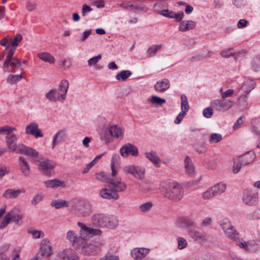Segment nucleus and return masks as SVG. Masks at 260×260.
Wrapping results in <instances>:
<instances>
[{
  "label": "nucleus",
  "mask_w": 260,
  "mask_h": 260,
  "mask_svg": "<svg viewBox=\"0 0 260 260\" xmlns=\"http://www.w3.org/2000/svg\"><path fill=\"white\" fill-rule=\"evenodd\" d=\"M162 191L164 195L172 201H179L183 197V190L179 183L176 182H166Z\"/></svg>",
  "instance_id": "nucleus-1"
},
{
  "label": "nucleus",
  "mask_w": 260,
  "mask_h": 260,
  "mask_svg": "<svg viewBox=\"0 0 260 260\" xmlns=\"http://www.w3.org/2000/svg\"><path fill=\"white\" fill-rule=\"evenodd\" d=\"M220 225L227 238L234 240L240 248H244L243 238L240 237L239 233L237 232L228 219L225 218L221 220Z\"/></svg>",
  "instance_id": "nucleus-2"
},
{
  "label": "nucleus",
  "mask_w": 260,
  "mask_h": 260,
  "mask_svg": "<svg viewBox=\"0 0 260 260\" xmlns=\"http://www.w3.org/2000/svg\"><path fill=\"white\" fill-rule=\"evenodd\" d=\"M68 87V81L62 80L59 84V88L50 90L46 94V98L51 102H55L57 100L63 101L66 98Z\"/></svg>",
  "instance_id": "nucleus-3"
},
{
  "label": "nucleus",
  "mask_w": 260,
  "mask_h": 260,
  "mask_svg": "<svg viewBox=\"0 0 260 260\" xmlns=\"http://www.w3.org/2000/svg\"><path fill=\"white\" fill-rule=\"evenodd\" d=\"M118 168L116 167L113 162L111 163L112 174L111 178L108 181L110 188L113 189L118 193V192H122L125 190L126 188V184L122 181L120 178H116L115 176L117 173Z\"/></svg>",
  "instance_id": "nucleus-4"
},
{
  "label": "nucleus",
  "mask_w": 260,
  "mask_h": 260,
  "mask_svg": "<svg viewBox=\"0 0 260 260\" xmlns=\"http://www.w3.org/2000/svg\"><path fill=\"white\" fill-rule=\"evenodd\" d=\"M38 162V169L42 174L46 176H50L52 174V172L55 166L53 161L48 159L39 158Z\"/></svg>",
  "instance_id": "nucleus-5"
},
{
  "label": "nucleus",
  "mask_w": 260,
  "mask_h": 260,
  "mask_svg": "<svg viewBox=\"0 0 260 260\" xmlns=\"http://www.w3.org/2000/svg\"><path fill=\"white\" fill-rule=\"evenodd\" d=\"M80 236H78L73 231H69L67 234V239L71 243L72 245L76 247L79 248L80 246L84 243L85 241V237L83 234L80 232Z\"/></svg>",
  "instance_id": "nucleus-6"
},
{
  "label": "nucleus",
  "mask_w": 260,
  "mask_h": 260,
  "mask_svg": "<svg viewBox=\"0 0 260 260\" xmlns=\"http://www.w3.org/2000/svg\"><path fill=\"white\" fill-rule=\"evenodd\" d=\"M211 106L218 111H224L231 108L233 102L229 100H215L211 102Z\"/></svg>",
  "instance_id": "nucleus-7"
},
{
  "label": "nucleus",
  "mask_w": 260,
  "mask_h": 260,
  "mask_svg": "<svg viewBox=\"0 0 260 260\" xmlns=\"http://www.w3.org/2000/svg\"><path fill=\"white\" fill-rule=\"evenodd\" d=\"M123 171L132 174L137 179L142 180L144 178L145 170L143 167L129 165L123 168Z\"/></svg>",
  "instance_id": "nucleus-8"
},
{
  "label": "nucleus",
  "mask_w": 260,
  "mask_h": 260,
  "mask_svg": "<svg viewBox=\"0 0 260 260\" xmlns=\"http://www.w3.org/2000/svg\"><path fill=\"white\" fill-rule=\"evenodd\" d=\"M9 53H7L6 58L3 64V69L8 68L9 66L11 68V72L15 73L17 69L21 66L20 60L17 58H13V56L9 58Z\"/></svg>",
  "instance_id": "nucleus-9"
},
{
  "label": "nucleus",
  "mask_w": 260,
  "mask_h": 260,
  "mask_svg": "<svg viewBox=\"0 0 260 260\" xmlns=\"http://www.w3.org/2000/svg\"><path fill=\"white\" fill-rule=\"evenodd\" d=\"M107 133H109L111 137L113 138H118L123 135V132L122 128L117 125H114L110 126L109 129L105 132V133L102 134L101 136V139L106 142H108L109 139V138L106 136Z\"/></svg>",
  "instance_id": "nucleus-10"
},
{
  "label": "nucleus",
  "mask_w": 260,
  "mask_h": 260,
  "mask_svg": "<svg viewBox=\"0 0 260 260\" xmlns=\"http://www.w3.org/2000/svg\"><path fill=\"white\" fill-rule=\"evenodd\" d=\"M22 39L23 37L20 34H16L13 39L11 38L10 43L6 48V50H8V53H9V58L14 55L16 47Z\"/></svg>",
  "instance_id": "nucleus-11"
},
{
  "label": "nucleus",
  "mask_w": 260,
  "mask_h": 260,
  "mask_svg": "<svg viewBox=\"0 0 260 260\" xmlns=\"http://www.w3.org/2000/svg\"><path fill=\"white\" fill-rule=\"evenodd\" d=\"M57 257L62 260H80L77 253L73 249H66L58 253Z\"/></svg>",
  "instance_id": "nucleus-12"
},
{
  "label": "nucleus",
  "mask_w": 260,
  "mask_h": 260,
  "mask_svg": "<svg viewBox=\"0 0 260 260\" xmlns=\"http://www.w3.org/2000/svg\"><path fill=\"white\" fill-rule=\"evenodd\" d=\"M77 225L81 228V233L85 237V239L90 236L100 235L102 233V231L100 230L87 227L81 222H78Z\"/></svg>",
  "instance_id": "nucleus-13"
},
{
  "label": "nucleus",
  "mask_w": 260,
  "mask_h": 260,
  "mask_svg": "<svg viewBox=\"0 0 260 260\" xmlns=\"http://www.w3.org/2000/svg\"><path fill=\"white\" fill-rule=\"evenodd\" d=\"M120 153L122 156L126 157L129 154L132 156H137L138 154L137 148L130 143L123 145L120 150Z\"/></svg>",
  "instance_id": "nucleus-14"
},
{
  "label": "nucleus",
  "mask_w": 260,
  "mask_h": 260,
  "mask_svg": "<svg viewBox=\"0 0 260 260\" xmlns=\"http://www.w3.org/2000/svg\"><path fill=\"white\" fill-rule=\"evenodd\" d=\"M100 194L102 198L107 200H116L119 198V194L114 191L108 185V188H102L100 191Z\"/></svg>",
  "instance_id": "nucleus-15"
},
{
  "label": "nucleus",
  "mask_w": 260,
  "mask_h": 260,
  "mask_svg": "<svg viewBox=\"0 0 260 260\" xmlns=\"http://www.w3.org/2000/svg\"><path fill=\"white\" fill-rule=\"evenodd\" d=\"M258 203V191L254 188L248 191L245 198V203L250 206H253Z\"/></svg>",
  "instance_id": "nucleus-16"
},
{
  "label": "nucleus",
  "mask_w": 260,
  "mask_h": 260,
  "mask_svg": "<svg viewBox=\"0 0 260 260\" xmlns=\"http://www.w3.org/2000/svg\"><path fill=\"white\" fill-rule=\"evenodd\" d=\"M25 133L34 136L36 138L43 137V134L41 130L38 128V125L35 122H31L26 127Z\"/></svg>",
  "instance_id": "nucleus-17"
},
{
  "label": "nucleus",
  "mask_w": 260,
  "mask_h": 260,
  "mask_svg": "<svg viewBox=\"0 0 260 260\" xmlns=\"http://www.w3.org/2000/svg\"><path fill=\"white\" fill-rule=\"evenodd\" d=\"M79 247H81V253L87 255L95 254L98 249L96 245L91 243H86L85 241Z\"/></svg>",
  "instance_id": "nucleus-18"
},
{
  "label": "nucleus",
  "mask_w": 260,
  "mask_h": 260,
  "mask_svg": "<svg viewBox=\"0 0 260 260\" xmlns=\"http://www.w3.org/2000/svg\"><path fill=\"white\" fill-rule=\"evenodd\" d=\"M107 214L96 213L91 218L92 224L96 227L105 228Z\"/></svg>",
  "instance_id": "nucleus-19"
},
{
  "label": "nucleus",
  "mask_w": 260,
  "mask_h": 260,
  "mask_svg": "<svg viewBox=\"0 0 260 260\" xmlns=\"http://www.w3.org/2000/svg\"><path fill=\"white\" fill-rule=\"evenodd\" d=\"M16 153L22 154L25 155L37 157L39 156V153L35 149L32 148L26 147L24 145L18 146V150Z\"/></svg>",
  "instance_id": "nucleus-20"
},
{
  "label": "nucleus",
  "mask_w": 260,
  "mask_h": 260,
  "mask_svg": "<svg viewBox=\"0 0 260 260\" xmlns=\"http://www.w3.org/2000/svg\"><path fill=\"white\" fill-rule=\"evenodd\" d=\"M170 87V82L168 79L164 78L156 82L154 86V90L160 92H164Z\"/></svg>",
  "instance_id": "nucleus-21"
},
{
  "label": "nucleus",
  "mask_w": 260,
  "mask_h": 260,
  "mask_svg": "<svg viewBox=\"0 0 260 260\" xmlns=\"http://www.w3.org/2000/svg\"><path fill=\"white\" fill-rule=\"evenodd\" d=\"M149 249L144 248H135L131 250V255L135 259H141L147 255Z\"/></svg>",
  "instance_id": "nucleus-22"
},
{
  "label": "nucleus",
  "mask_w": 260,
  "mask_h": 260,
  "mask_svg": "<svg viewBox=\"0 0 260 260\" xmlns=\"http://www.w3.org/2000/svg\"><path fill=\"white\" fill-rule=\"evenodd\" d=\"M188 234L191 238L198 242L202 243L207 240L205 235L195 230L189 229L188 230Z\"/></svg>",
  "instance_id": "nucleus-23"
},
{
  "label": "nucleus",
  "mask_w": 260,
  "mask_h": 260,
  "mask_svg": "<svg viewBox=\"0 0 260 260\" xmlns=\"http://www.w3.org/2000/svg\"><path fill=\"white\" fill-rule=\"evenodd\" d=\"M40 252L41 257L43 256L48 257L52 254V250L49 241L43 240L41 244Z\"/></svg>",
  "instance_id": "nucleus-24"
},
{
  "label": "nucleus",
  "mask_w": 260,
  "mask_h": 260,
  "mask_svg": "<svg viewBox=\"0 0 260 260\" xmlns=\"http://www.w3.org/2000/svg\"><path fill=\"white\" fill-rule=\"evenodd\" d=\"M18 165L20 170L25 176H27L30 172V166L25 158L20 156L18 159Z\"/></svg>",
  "instance_id": "nucleus-25"
},
{
  "label": "nucleus",
  "mask_w": 260,
  "mask_h": 260,
  "mask_svg": "<svg viewBox=\"0 0 260 260\" xmlns=\"http://www.w3.org/2000/svg\"><path fill=\"white\" fill-rule=\"evenodd\" d=\"M25 190L23 189L14 190L13 189H7L3 194V197L6 199H14L18 197L20 193H24Z\"/></svg>",
  "instance_id": "nucleus-26"
},
{
  "label": "nucleus",
  "mask_w": 260,
  "mask_h": 260,
  "mask_svg": "<svg viewBox=\"0 0 260 260\" xmlns=\"http://www.w3.org/2000/svg\"><path fill=\"white\" fill-rule=\"evenodd\" d=\"M196 26V22L192 20H183L180 22L179 27V30L186 31L194 28Z\"/></svg>",
  "instance_id": "nucleus-27"
},
{
  "label": "nucleus",
  "mask_w": 260,
  "mask_h": 260,
  "mask_svg": "<svg viewBox=\"0 0 260 260\" xmlns=\"http://www.w3.org/2000/svg\"><path fill=\"white\" fill-rule=\"evenodd\" d=\"M118 225L117 217L113 215H107L105 228L113 229Z\"/></svg>",
  "instance_id": "nucleus-28"
},
{
  "label": "nucleus",
  "mask_w": 260,
  "mask_h": 260,
  "mask_svg": "<svg viewBox=\"0 0 260 260\" xmlns=\"http://www.w3.org/2000/svg\"><path fill=\"white\" fill-rule=\"evenodd\" d=\"M144 154L145 156L154 165L157 167L160 166V159L157 156L156 152L151 151L150 152H145Z\"/></svg>",
  "instance_id": "nucleus-29"
},
{
  "label": "nucleus",
  "mask_w": 260,
  "mask_h": 260,
  "mask_svg": "<svg viewBox=\"0 0 260 260\" xmlns=\"http://www.w3.org/2000/svg\"><path fill=\"white\" fill-rule=\"evenodd\" d=\"M44 184L45 186L47 188H56L59 186L62 187H66L64 181H60L57 179L46 181Z\"/></svg>",
  "instance_id": "nucleus-30"
},
{
  "label": "nucleus",
  "mask_w": 260,
  "mask_h": 260,
  "mask_svg": "<svg viewBox=\"0 0 260 260\" xmlns=\"http://www.w3.org/2000/svg\"><path fill=\"white\" fill-rule=\"evenodd\" d=\"M17 140L16 136L13 134H11L8 136H7V144L10 150L13 151L17 152L18 150V147L16 146V144L15 143Z\"/></svg>",
  "instance_id": "nucleus-31"
},
{
  "label": "nucleus",
  "mask_w": 260,
  "mask_h": 260,
  "mask_svg": "<svg viewBox=\"0 0 260 260\" xmlns=\"http://www.w3.org/2000/svg\"><path fill=\"white\" fill-rule=\"evenodd\" d=\"M226 189V183L222 182L218 183L211 187V189H212L216 196L223 193Z\"/></svg>",
  "instance_id": "nucleus-32"
},
{
  "label": "nucleus",
  "mask_w": 260,
  "mask_h": 260,
  "mask_svg": "<svg viewBox=\"0 0 260 260\" xmlns=\"http://www.w3.org/2000/svg\"><path fill=\"white\" fill-rule=\"evenodd\" d=\"M184 168L186 173L189 175H192L194 173V167L191 159L187 156L184 160Z\"/></svg>",
  "instance_id": "nucleus-33"
},
{
  "label": "nucleus",
  "mask_w": 260,
  "mask_h": 260,
  "mask_svg": "<svg viewBox=\"0 0 260 260\" xmlns=\"http://www.w3.org/2000/svg\"><path fill=\"white\" fill-rule=\"evenodd\" d=\"M178 223L189 229H190L191 228L195 227L196 224L191 219L185 217H181L179 218L178 220Z\"/></svg>",
  "instance_id": "nucleus-34"
},
{
  "label": "nucleus",
  "mask_w": 260,
  "mask_h": 260,
  "mask_svg": "<svg viewBox=\"0 0 260 260\" xmlns=\"http://www.w3.org/2000/svg\"><path fill=\"white\" fill-rule=\"evenodd\" d=\"M244 161L242 155L238 156L234 158L233 172L235 174L238 173L240 170Z\"/></svg>",
  "instance_id": "nucleus-35"
},
{
  "label": "nucleus",
  "mask_w": 260,
  "mask_h": 260,
  "mask_svg": "<svg viewBox=\"0 0 260 260\" xmlns=\"http://www.w3.org/2000/svg\"><path fill=\"white\" fill-rule=\"evenodd\" d=\"M123 9L129 10L131 11H135L137 10H141L142 8L137 4H134L132 1H125L120 4L119 5Z\"/></svg>",
  "instance_id": "nucleus-36"
},
{
  "label": "nucleus",
  "mask_w": 260,
  "mask_h": 260,
  "mask_svg": "<svg viewBox=\"0 0 260 260\" xmlns=\"http://www.w3.org/2000/svg\"><path fill=\"white\" fill-rule=\"evenodd\" d=\"M38 57L45 62L53 64L55 62L54 57L48 52H42L38 54Z\"/></svg>",
  "instance_id": "nucleus-37"
},
{
  "label": "nucleus",
  "mask_w": 260,
  "mask_h": 260,
  "mask_svg": "<svg viewBox=\"0 0 260 260\" xmlns=\"http://www.w3.org/2000/svg\"><path fill=\"white\" fill-rule=\"evenodd\" d=\"M66 129H63L59 131L54 136L52 141V148H54L56 142H59L62 139L66 138L67 135L64 134Z\"/></svg>",
  "instance_id": "nucleus-38"
},
{
  "label": "nucleus",
  "mask_w": 260,
  "mask_h": 260,
  "mask_svg": "<svg viewBox=\"0 0 260 260\" xmlns=\"http://www.w3.org/2000/svg\"><path fill=\"white\" fill-rule=\"evenodd\" d=\"M10 212L11 214V220L13 221L17 225H21L22 223V215L18 214L17 210L15 209L11 210Z\"/></svg>",
  "instance_id": "nucleus-39"
},
{
  "label": "nucleus",
  "mask_w": 260,
  "mask_h": 260,
  "mask_svg": "<svg viewBox=\"0 0 260 260\" xmlns=\"http://www.w3.org/2000/svg\"><path fill=\"white\" fill-rule=\"evenodd\" d=\"M132 73L130 71L123 70L118 73L116 75L115 78L118 81H125L132 75Z\"/></svg>",
  "instance_id": "nucleus-40"
},
{
  "label": "nucleus",
  "mask_w": 260,
  "mask_h": 260,
  "mask_svg": "<svg viewBox=\"0 0 260 260\" xmlns=\"http://www.w3.org/2000/svg\"><path fill=\"white\" fill-rule=\"evenodd\" d=\"M51 205L55 209H59L62 207L69 206L68 202L63 200H53L51 202Z\"/></svg>",
  "instance_id": "nucleus-41"
},
{
  "label": "nucleus",
  "mask_w": 260,
  "mask_h": 260,
  "mask_svg": "<svg viewBox=\"0 0 260 260\" xmlns=\"http://www.w3.org/2000/svg\"><path fill=\"white\" fill-rule=\"evenodd\" d=\"M22 78L21 75H10L7 77V81L9 84H14L20 81Z\"/></svg>",
  "instance_id": "nucleus-42"
},
{
  "label": "nucleus",
  "mask_w": 260,
  "mask_h": 260,
  "mask_svg": "<svg viewBox=\"0 0 260 260\" xmlns=\"http://www.w3.org/2000/svg\"><path fill=\"white\" fill-rule=\"evenodd\" d=\"M104 153L103 154H100L96 156L94 159H93L90 163H89L85 168H84L83 170V173L85 174L88 172V171L90 169V168L93 167L97 162V161L100 159L102 156L105 154Z\"/></svg>",
  "instance_id": "nucleus-43"
},
{
  "label": "nucleus",
  "mask_w": 260,
  "mask_h": 260,
  "mask_svg": "<svg viewBox=\"0 0 260 260\" xmlns=\"http://www.w3.org/2000/svg\"><path fill=\"white\" fill-rule=\"evenodd\" d=\"M181 108L182 112L188 111L189 109V106L187 101L186 96L185 95H182L181 97Z\"/></svg>",
  "instance_id": "nucleus-44"
},
{
  "label": "nucleus",
  "mask_w": 260,
  "mask_h": 260,
  "mask_svg": "<svg viewBox=\"0 0 260 260\" xmlns=\"http://www.w3.org/2000/svg\"><path fill=\"white\" fill-rule=\"evenodd\" d=\"M255 158V155L253 152L248 151L245 153V165H248L252 162Z\"/></svg>",
  "instance_id": "nucleus-45"
},
{
  "label": "nucleus",
  "mask_w": 260,
  "mask_h": 260,
  "mask_svg": "<svg viewBox=\"0 0 260 260\" xmlns=\"http://www.w3.org/2000/svg\"><path fill=\"white\" fill-rule=\"evenodd\" d=\"M96 178L102 182L108 183L110 178L111 175H106L104 172H100L95 174Z\"/></svg>",
  "instance_id": "nucleus-46"
},
{
  "label": "nucleus",
  "mask_w": 260,
  "mask_h": 260,
  "mask_svg": "<svg viewBox=\"0 0 260 260\" xmlns=\"http://www.w3.org/2000/svg\"><path fill=\"white\" fill-rule=\"evenodd\" d=\"M222 136L220 134L213 133L211 135L209 142L210 144L216 143L221 141Z\"/></svg>",
  "instance_id": "nucleus-47"
},
{
  "label": "nucleus",
  "mask_w": 260,
  "mask_h": 260,
  "mask_svg": "<svg viewBox=\"0 0 260 260\" xmlns=\"http://www.w3.org/2000/svg\"><path fill=\"white\" fill-rule=\"evenodd\" d=\"M14 130H15V128L9 126L0 127V134L8 136L11 135Z\"/></svg>",
  "instance_id": "nucleus-48"
},
{
  "label": "nucleus",
  "mask_w": 260,
  "mask_h": 260,
  "mask_svg": "<svg viewBox=\"0 0 260 260\" xmlns=\"http://www.w3.org/2000/svg\"><path fill=\"white\" fill-rule=\"evenodd\" d=\"M250 64L251 68L255 71H257L260 69V56H255L252 59Z\"/></svg>",
  "instance_id": "nucleus-49"
},
{
  "label": "nucleus",
  "mask_w": 260,
  "mask_h": 260,
  "mask_svg": "<svg viewBox=\"0 0 260 260\" xmlns=\"http://www.w3.org/2000/svg\"><path fill=\"white\" fill-rule=\"evenodd\" d=\"M11 214L10 212H8L4 217L3 221L0 223V229H3L6 228L11 220Z\"/></svg>",
  "instance_id": "nucleus-50"
},
{
  "label": "nucleus",
  "mask_w": 260,
  "mask_h": 260,
  "mask_svg": "<svg viewBox=\"0 0 260 260\" xmlns=\"http://www.w3.org/2000/svg\"><path fill=\"white\" fill-rule=\"evenodd\" d=\"M150 102L152 103L157 105H161L162 104L166 103L165 99H161L155 95H152L151 96Z\"/></svg>",
  "instance_id": "nucleus-51"
},
{
  "label": "nucleus",
  "mask_w": 260,
  "mask_h": 260,
  "mask_svg": "<svg viewBox=\"0 0 260 260\" xmlns=\"http://www.w3.org/2000/svg\"><path fill=\"white\" fill-rule=\"evenodd\" d=\"M245 86H246V90H245V93H248L254 88L255 82L252 80L248 79L245 82Z\"/></svg>",
  "instance_id": "nucleus-52"
},
{
  "label": "nucleus",
  "mask_w": 260,
  "mask_h": 260,
  "mask_svg": "<svg viewBox=\"0 0 260 260\" xmlns=\"http://www.w3.org/2000/svg\"><path fill=\"white\" fill-rule=\"evenodd\" d=\"M215 196H216L214 192H213L212 189H211V187L209 188L202 193V198L204 200H210Z\"/></svg>",
  "instance_id": "nucleus-53"
},
{
  "label": "nucleus",
  "mask_w": 260,
  "mask_h": 260,
  "mask_svg": "<svg viewBox=\"0 0 260 260\" xmlns=\"http://www.w3.org/2000/svg\"><path fill=\"white\" fill-rule=\"evenodd\" d=\"M153 206V204L150 202H147L142 204L139 206V210L142 212H147L149 211Z\"/></svg>",
  "instance_id": "nucleus-54"
},
{
  "label": "nucleus",
  "mask_w": 260,
  "mask_h": 260,
  "mask_svg": "<svg viewBox=\"0 0 260 260\" xmlns=\"http://www.w3.org/2000/svg\"><path fill=\"white\" fill-rule=\"evenodd\" d=\"M257 244L255 241L245 242V250L253 251L256 249Z\"/></svg>",
  "instance_id": "nucleus-55"
},
{
  "label": "nucleus",
  "mask_w": 260,
  "mask_h": 260,
  "mask_svg": "<svg viewBox=\"0 0 260 260\" xmlns=\"http://www.w3.org/2000/svg\"><path fill=\"white\" fill-rule=\"evenodd\" d=\"M178 248L182 250L186 248L187 246V242L183 237H179L177 238Z\"/></svg>",
  "instance_id": "nucleus-56"
},
{
  "label": "nucleus",
  "mask_w": 260,
  "mask_h": 260,
  "mask_svg": "<svg viewBox=\"0 0 260 260\" xmlns=\"http://www.w3.org/2000/svg\"><path fill=\"white\" fill-rule=\"evenodd\" d=\"M220 92L221 93V99L226 100V98L231 97L234 94V91L232 89H229L225 91H223V89H220Z\"/></svg>",
  "instance_id": "nucleus-57"
},
{
  "label": "nucleus",
  "mask_w": 260,
  "mask_h": 260,
  "mask_svg": "<svg viewBox=\"0 0 260 260\" xmlns=\"http://www.w3.org/2000/svg\"><path fill=\"white\" fill-rule=\"evenodd\" d=\"M161 47V45H156L152 46L148 48L147 50V53L149 55H151L152 54H155L157 52V51L159 50Z\"/></svg>",
  "instance_id": "nucleus-58"
},
{
  "label": "nucleus",
  "mask_w": 260,
  "mask_h": 260,
  "mask_svg": "<svg viewBox=\"0 0 260 260\" xmlns=\"http://www.w3.org/2000/svg\"><path fill=\"white\" fill-rule=\"evenodd\" d=\"M43 194L42 193H39L36 194L31 201L32 205H36L41 202L43 199Z\"/></svg>",
  "instance_id": "nucleus-59"
},
{
  "label": "nucleus",
  "mask_w": 260,
  "mask_h": 260,
  "mask_svg": "<svg viewBox=\"0 0 260 260\" xmlns=\"http://www.w3.org/2000/svg\"><path fill=\"white\" fill-rule=\"evenodd\" d=\"M234 52L233 49L232 48H230L228 50L224 49V50H222L220 52V55L223 57L229 58L231 56L233 55L234 54Z\"/></svg>",
  "instance_id": "nucleus-60"
},
{
  "label": "nucleus",
  "mask_w": 260,
  "mask_h": 260,
  "mask_svg": "<svg viewBox=\"0 0 260 260\" xmlns=\"http://www.w3.org/2000/svg\"><path fill=\"white\" fill-rule=\"evenodd\" d=\"M102 58V56L101 54H99L98 55L93 57L89 59L88 60V64L89 66L95 65L97 63L100 59Z\"/></svg>",
  "instance_id": "nucleus-61"
},
{
  "label": "nucleus",
  "mask_w": 260,
  "mask_h": 260,
  "mask_svg": "<svg viewBox=\"0 0 260 260\" xmlns=\"http://www.w3.org/2000/svg\"><path fill=\"white\" fill-rule=\"evenodd\" d=\"M21 248L20 247H17L14 248L12 253L14 255L12 260H20L19 254L21 252Z\"/></svg>",
  "instance_id": "nucleus-62"
},
{
  "label": "nucleus",
  "mask_w": 260,
  "mask_h": 260,
  "mask_svg": "<svg viewBox=\"0 0 260 260\" xmlns=\"http://www.w3.org/2000/svg\"><path fill=\"white\" fill-rule=\"evenodd\" d=\"M92 10V9L89 7V6L84 4L82 6V8L81 10L82 15L83 17L86 16L87 14L91 12Z\"/></svg>",
  "instance_id": "nucleus-63"
},
{
  "label": "nucleus",
  "mask_w": 260,
  "mask_h": 260,
  "mask_svg": "<svg viewBox=\"0 0 260 260\" xmlns=\"http://www.w3.org/2000/svg\"><path fill=\"white\" fill-rule=\"evenodd\" d=\"M213 113V109L210 107L204 109L203 112V115L208 118L212 116Z\"/></svg>",
  "instance_id": "nucleus-64"
}]
</instances>
